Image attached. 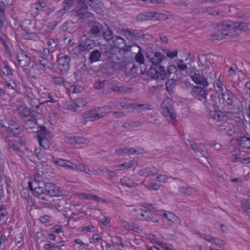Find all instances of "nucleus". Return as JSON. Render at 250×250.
<instances>
[{
  "label": "nucleus",
  "mask_w": 250,
  "mask_h": 250,
  "mask_svg": "<svg viewBox=\"0 0 250 250\" xmlns=\"http://www.w3.org/2000/svg\"><path fill=\"white\" fill-rule=\"evenodd\" d=\"M217 31L213 33L214 40L229 39L232 36L233 32L236 30H248L249 23L245 22L234 23L230 21L225 20L215 23Z\"/></svg>",
  "instance_id": "f257e3e1"
},
{
  "label": "nucleus",
  "mask_w": 250,
  "mask_h": 250,
  "mask_svg": "<svg viewBox=\"0 0 250 250\" xmlns=\"http://www.w3.org/2000/svg\"><path fill=\"white\" fill-rule=\"evenodd\" d=\"M79 4V7H77L72 12L75 16L79 17L80 19H85L92 17L93 14L87 11V4L92 8H96L98 6V3L96 0H76Z\"/></svg>",
  "instance_id": "f03ea898"
},
{
  "label": "nucleus",
  "mask_w": 250,
  "mask_h": 250,
  "mask_svg": "<svg viewBox=\"0 0 250 250\" xmlns=\"http://www.w3.org/2000/svg\"><path fill=\"white\" fill-rule=\"evenodd\" d=\"M162 113L164 116L169 117L170 120L173 121L176 118V114L173 106V101L169 98H166L162 102Z\"/></svg>",
  "instance_id": "7ed1b4c3"
},
{
  "label": "nucleus",
  "mask_w": 250,
  "mask_h": 250,
  "mask_svg": "<svg viewBox=\"0 0 250 250\" xmlns=\"http://www.w3.org/2000/svg\"><path fill=\"white\" fill-rule=\"evenodd\" d=\"M146 58L155 66H160L163 61H167V58L160 52H154L151 49H148L146 54Z\"/></svg>",
  "instance_id": "20e7f679"
},
{
  "label": "nucleus",
  "mask_w": 250,
  "mask_h": 250,
  "mask_svg": "<svg viewBox=\"0 0 250 250\" xmlns=\"http://www.w3.org/2000/svg\"><path fill=\"white\" fill-rule=\"evenodd\" d=\"M43 185H44L46 195H48V196H60L62 194V192L60 191L59 188L53 183H43Z\"/></svg>",
  "instance_id": "39448f33"
},
{
  "label": "nucleus",
  "mask_w": 250,
  "mask_h": 250,
  "mask_svg": "<svg viewBox=\"0 0 250 250\" xmlns=\"http://www.w3.org/2000/svg\"><path fill=\"white\" fill-rule=\"evenodd\" d=\"M70 57L64 55L58 60V69L62 74L66 73L69 69Z\"/></svg>",
  "instance_id": "423d86ee"
},
{
  "label": "nucleus",
  "mask_w": 250,
  "mask_h": 250,
  "mask_svg": "<svg viewBox=\"0 0 250 250\" xmlns=\"http://www.w3.org/2000/svg\"><path fill=\"white\" fill-rule=\"evenodd\" d=\"M162 73H161V71L159 69V66L154 67L153 65H152L149 70L147 71L146 74L150 80L156 79L157 81L164 80V78H162V75L160 76Z\"/></svg>",
  "instance_id": "0eeeda50"
},
{
  "label": "nucleus",
  "mask_w": 250,
  "mask_h": 250,
  "mask_svg": "<svg viewBox=\"0 0 250 250\" xmlns=\"http://www.w3.org/2000/svg\"><path fill=\"white\" fill-rule=\"evenodd\" d=\"M104 26L99 22H95L92 25L89 33L92 38H98L102 36V32H104Z\"/></svg>",
  "instance_id": "6e6552de"
},
{
  "label": "nucleus",
  "mask_w": 250,
  "mask_h": 250,
  "mask_svg": "<svg viewBox=\"0 0 250 250\" xmlns=\"http://www.w3.org/2000/svg\"><path fill=\"white\" fill-rule=\"evenodd\" d=\"M17 59L19 64L22 67L29 65L31 62V58L26 52L22 51L18 54Z\"/></svg>",
  "instance_id": "1a4fd4ad"
},
{
  "label": "nucleus",
  "mask_w": 250,
  "mask_h": 250,
  "mask_svg": "<svg viewBox=\"0 0 250 250\" xmlns=\"http://www.w3.org/2000/svg\"><path fill=\"white\" fill-rule=\"evenodd\" d=\"M95 45V42L92 40L86 38L78 46L81 51H88L93 48Z\"/></svg>",
  "instance_id": "9d476101"
},
{
  "label": "nucleus",
  "mask_w": 250,
  "mask_h": 250,
  "mask_svg": "<svg viewBox=\"0 0 250 250\" xmlns=\"http://www.w3.org/2000/svg\"><path fill=\"white\" fill-rule=\"evenodd\" d=\"M192 80L196 84L206 87L208 85L207 79L200 74L195 73L191 76Z\"/></svg>",
  "instance_id": "9b49d317"
},
{
  "label": "nucleus",
  "mask_w": 250,
  "mask_h": 250,
  "mask_svg": "<svg viewBox=\"0 0 250 250\" xmlns=\"http://www.w3.org/2000/svg\"><path fill=\"white\" fill-rule=\"evenodd\" d=\"M209 115L211 118L218 121H223L226 117L225 112L219 110L218 107H215L213 110H210Z\"/></svg>",
  "instance_id": "f8f14e48"
},
{
  "label": "nucleus",
  "mask_w": 250,
  "mask_h": 250,
  "mask_svg": "<svg viewBox=\"0 0 250 250\" xmlns=\"http://www.w3.org/2000/svg\"><path fill=\"white\" fill-rule=\"evenodd\" d=\"M159 69L161 71V73L162 74L160 76L162 75V77L164 78V80L166 78L169 77L171 73H175L177 72V69L175 65H171L167 69V72H166L165 68L163 66H159Z\"/></svg>",
  "instance_id": "ddd939ff"
},
{
  "label": "nucleus",
  "mask_w": 250,
  "mask_h": 250,
  "mask_svg": "<svg viewBox=\"0 0 250 250\" xmlns=\"http://www.w3.org/2000/svg\"><path fill=\"white\" fill-rule=\"evenodd\" d=\"M138 215L142 217V219L147 221H152L153 222H157L154 218L152 213L147 210H143V209H139L137 210Z\"/></svg>",
  "instance_id": "4468645a"
},
{
  "label": "nucleus",
  "mask_w": 250,
  "mask_h": 250,
  "mask_svg": "<svg viewBox=\"0 0 250 250\" xmlns=\"http://www.w3.org/2000/svg\"><path fill=\"white\" fill-rule=\"evenodd\" d=\"M192 95L200 96L206 100L208 92L204 88L198 86H193L191 91Z\"/></svg>",
  "instance_id": "2eb2a0df"
},
{
  "label": "nucleus",
  "mask_w": 250,
  "mask_h": 250,
  "mask_svg": "<svg viewBox=\"0 0 250 250\" xmlns=\"http://www.w3.org/2000/svg\"><path fill=\"white\" fill-rule=\"evenodd\" d=\"M200 236L204 238L207 241L213 243L212 244H215L220 247L221 246H224L225 244L223 240L216 237H212L209 235H206L204 234H200Z\"/></svg>",
  "instance_id": "dca6fc26"
},
{
  "label": "nucleus",
  "mask_w": 250,
  "mask_h": 250,
  "mask_svg": "<svg viewBox=\"0 0 250 250\" xmlns=\"http://www.w3.org/2000/svg\"><path fill=\"white\" fill-rule=\"evenodd\" d=\"M124 33L126 34V35L128 37L136 39L140 38L144 35L142 31L140 30H135L132 29H125L124 30Z\"/></svg>",
  "instance_id": "f3484780"
},
{
  "label": "nucleus",
  "mask_w": 250,
  "mask_h": 250,
  "mask_svg": "<svg viewBox=\"0 0 250 250\" xmlns=\"http://www.w3.org/2000/svg\"><path fill=\"white\" fill-rule=\"evenodd\" d=\"M35 155L39 159L41 160H47L49 159L50 161L54 159V157L53 156H49V158H48L49 155H46L45 151L42 150L41 148H37L34 151Z\"/></svg>",
  "instance_id": "a211bd4d"
},
{
  "label": "nucleus",
  "mask_w": 250,
  "mask_h": 250,
  "mask_svg": "<svg viewBox=\"0 0 250 250\" xmlns=\"http://www.w3.org/2000/svg\"><path fill=\"white\" fill-rule=\"evenodd\" d=\"M122 226L127 229L132 230L136 232L139 233L142 231L141 229L140 228L138 225L131 222H127L124 221L122 222Z\"/></svg>",
  "instance_id": "6ab92c4d"
},
{
  "label": "nucleus",
  "mask_w": 250,
  "mask_h": 250,
  "mask_svg": "<svg viewBox=\"0 0 250 250\" xmlns=\"http://www.w3.org/2000/svg\"><path fill=\"white\" fill-rule=\"evenodd\" d=\"M97 115V109H94L84 113L83 117L86 121H93L99 119Z\"/></svg>",
  "instance_id": "aec40b11"
},
{
  "label": "nucleus",
  "mask_w": 250,
  "mask_h": 250,
  "mask_svg": "<svg viewBox=\"0 0 250 250\" xmlns=\"http://www.w3.org/2000/svg\"><path fill=\"white\" fill-rule=\"evenodd\" d=\"M179 191L186 196L194 195L196 193L195 188L190 187H180L179 188Z\"/></svg>",
  "instance_id": "412c9836"
},
{
  "label": "nucleus",
  "mask_w": 250,
  "mask_h": 250,
  "mask_svg": "<svg viewBox=\"0 0 250 250\" xmlns=\"http://www.w3.org/2000/svg\"><path fill=\"white\" fill-rule=\"evenodd\" d=\"M155 169L154 167L152 168L150 167H146L143 169L141 170L139 174L141 176H144L146 178H147L150 176H154L157 175L158 172V170H157L156 171L153 170Z\"/></svg>",
  "instance_id": "4be33fe9"
},
{
  "label": "nucleus",
  "mask_w": 250,
  "mask_h": 250,
  "mask_svg": "<svg viewBox=\"0 0 250 250\" xmlns=\"http://www.w3.org/2000/svg\"><path fill=\"white\" fill-rule=\"evenodd\" d=\"M37 137L49 138L51 139L52 136L50 131L44 126H40V129L37 131Z\"/></svg>",
  "instance_id": "5701e85b"
},
{
  "label": "nucleus",
  "mask_w": 250,
  "mask_h": 250,
  "mask_svg": "<svg viewBox=\"0 0 250 250\" xmlns=\"http://www.w3.org/2000/svg\"><path fill=\"white\" fill-rule=\"evenodd\" d=\"M237 141L241 147L246 149L250 148V138L240 136L237 138Z\"/></svg>",
  "instance_id": "b1692460"
},
{
  "label": "nucleus",
  "mask_w": 250,
  "mask_h": 250,
  "mask_svg": "<svg viewBox=\"0 0 250 250\" xmlns=\"http://www.w3.org/2000/svg\"><path fill=\"white\" fill-rule=\"evenodd\" d=\"M132 47L131 45H126L118 48V54L122 56V58L118 59L125 61L126 58V56L128 55V53L131 51Z\"/></svg>",
  "instance_id": "393cba45"
},
{
  "label": "nucleus",
  "mask_w": 250,
  "mask_h": 250,
  "mask_svg": "<svg viewBox=\"0 0 250 250\" xmlns=\"http://www.w3.org/2000/svg\"><path fill=\"white\" fill-rule=\"evenodd\" d=\"M194 152L197 155H200L206 158L208 157V156L206 146L203 144L198 143Z\"/></svg>",
  "instance_id": "a878e982"
},
{
  "label": "nucleus",
  "mask_w": 250,
  "mask_h": 250,
  "mask_svg": "<svg viewBox=\"0 0 250 250\" xmlns=\"http://www.w3.org/2000/svg\"><path fill=\"white\" fill-rule=\"evenodd\" d=\"M129 106H130L131 109L138 110L139 111L152 109L151 105L148 104H138L132 103L129 104Z\"/></svg>",
  "instance_id": "bb28decb"
},
{
  "label": "nucleus",
  "mask_w": 250,
  "mask_h": 250,
  "mask_svg": "<svg viewBox=\"0 0 250 250\" xmlns=\"http://www.w3.org/2000/svg\"><path fill=\"white\" fill-rule=\"evenodd\" d=\"M112 42L115 47H117L118 49L126 46L125 40L124 38L118 36H114Z\"/></svg>",
  "instance_id": "cd10ccee"
},
{
  "label": "nucleus",
  "mask_w": 250,
  "mask_h": 250,
  "mask_svg": "<svg viewBox=\"0 0 250 250\" xmlns=\"http://www.w3.org/2000/svg\"><path fill=\"white\" fill-rule=\"evenodd\" d=\"M111 89L113 92L120 94L127 93L131 91V89L125 86H120L119 84L114 85L111 87Z\"/></svg>",
  "instance_id": "c85d7f7f"
},
{
  "label": "nucleus",
  "mask_w": 250,
  "mask_h": 250,
  "mask_svg": "<svg viewBox=\"0 0 250 250\" xmlns=\"http://www.w3.org/2000/svg\"><path fill=\"white\" fill-rule=\"evenodd\" d=\"M101 56L102 54L101 52L97 49H95L90 53L88 60L90 63H92L100 61Z\"/></svg>",
  "instance_id": "c756f323"
},
{
  "label": "nucleus",
  "mask_w": 250,
  "mask_h": 250,
  "mask_svg": "<svg viewBox=\"0 0 250 250\" xmlns=\"http://www.w3.org/2000/svg\"><path fill=\"white\" fill-rule=\"evenodd\" d=\"M103 31L102 32V35L104 37V38L106 41H112L114 36L113 35V32L106 25L104 26Z\"/></svg>",
  "instance_id": "7c9ffc66"
},
{
  "label": "nucleus",
  "mask_w": 250,
  "mask_h": 250,
  "mask_svg": "<svg viewBox=\"0 0 250 250\" xmlns=\"http://www.w3.org/2000/svg\"><path fill=\"white\" fill-rule=\"evenodd\" d=\"M163 216L164 218L163 220V222L164 224L168 221L177 222L179 221L178 217L173 213L170 212L165 213H164Z\"/></svg>",
  "instance_id": "2f4dec72"
},
{
  "label": "nucleus",
  "mask_w": 250,
  "mask_h": 250,
  "mask_svg": "<svg viewBox=\"0 0 250 250\" xmlns=\"http://www.w3.org/2000/svg\"><path fill=\"white\" fill-rule=\"evenodd\" d=\"M36 62L38 64L43 67V68H41V69L46 70L47 69L51 68L48 65L49 62L46 58L39 56L36 59Z\"/></svg>",
  "instance_id": "473e14b6"
},
{
  "label": "nucleus",
  "mask_w": 250,
  "mask_h": 250,
  "mask_svg": "<svg viewBox=\"0 0 250 250\" xmlns=\"http://www.w3.org/2000/svg\"><path fill=\"white\" fill-rule=\"evenodd\" d=\"M242 209L249 217H250V198L241 201Z\"/></svg>",
  "instance_id": "72a5a7b5"
},
{
  "label": "nucleus",
  "mask_w": 250,
  "mask_h": 250,
  "mask_svg": "<svg viewBox=\"0 0 250 250\" xmlns=\"http://www.w3.org/2000/svg\"><path fill=\"white\" fill-rule=\"evenodd\" d=\"M143 123L139 121H129L123 124V126L125 129H131L142 126Z\"/></svg>",
  "instance_id": "f704fd0d"
},
{
  "label": "nucleus",
  "mask_w": 250,
  "mask_h": 250,
  "mask_svg": "<svg viewBox=\"0 0 250 250\" xmlns=\"http://www.w3.org/2000/svg\"><path fill=\"white\" fill-rule=\"evenodd\" d=\"M5 133L7 135V137L13 136L18 138L21 134V128L16 129H5Z\"/></svg>",
  "instance_id": "c9c22d12"
},
{
  "label": "nucleus",
  "mask_w": 250,
  "mask_h": 250,
  "mask_svg": "<svg viewBox=\"0 0 250 250\" xmlns=\"http://www.w3.org/2000/svg\"><path fill=\"white\" fill-rule=\"evenodd\" d=\"M38 142L41 147L43 148L44 149H46L49 148L50 143L49 142V138H41L37 137Z\"/></svg>",
  "instance_id": "e433bc0d"
},
{
  "label": "nucleus",
  "mask_w": 250,
  "mask_h": 250,
  "mask_svg": "<svg viewBox=\"0 0 250 250\" xmlns=\"http://www.w3.org/2000/svg\"><path fill=\"white\" fill-rule=\"evenodd\" d=\"M97 109V117L100 118H102L104 117L108 113L110 112L109 106H104L98 107Z\"/></svg>",
  "instance_id": "4c0bfd02"
},
{
  "label": "nucleus",
  "mask_w": 250,
  "mask_h": 250,
  "mask_svg": "<svg viewBox=\"0 0 250 250\" xmlns=\"http://www.w3.org/2000/svg\"><path fill=\"white\" fill-rule=\"evenodd\" d=\"M102 174L107 179L109 180H113L116 176L117 174L114 171L110 170L108 169L105 168L102 171Z\"/></svg>",
  "instance_id": "58836bf2"
},
{
  "label": "nucleus",
  "mask_w": 250,
  "mask_h": 250,
  "mask_svg": "<svg viewBox=\"0 0 250 250\" xmlns=\"http://www.w3.org/2000/svg\"><path fill=\"white\" fill-rule=\"evenodd\" d=\"M18 110L19 111L21 116L25 118L29 117L31 114L29 108L24 105L20 106L18 108Z\"/></svg>",
  "instance_id": "ea45409f"
},
{
  "label": "nucleus",
  "mask_w": 250,
  "mask_h": 250,
  "mask_svg": "<svg viewBox=\"0 0 250 250\" xmlns=\"http://www.w3.org/2000/svg\"><path fill=\"white\" fill-rule=\"evenodd\" d=\"M127 64L124 61L120 62H114L112 68L115 70H123L127 67Z\"/></svg>",
  "instance_id": "a19ab883"
},
{
  "label": "nucleus",
  "mask_w": 250,
  "mask_h": 250,
  "mask_svg": "<svg viewBox=\"0 0 250 250\" xmlns=\"http://www.w3.org/2000/svg\"><path fill=\"white\" fill-rule=\"evenodd\" d=\"M120 182L122 185L125 186L128 188L135 187L137 184L135 182H131L129 178L124 177L120 179Z\"/></svg>",
  "instance_id": "79ce46f5"
},
{
  "label": "nucleus",
  "mask_w": 250,
  "mask_h": 250,
  "mask_svg": "<svg viewBox=\"0 0 250 250\" xmlns=\"http://www.w3.org/2000/svg\"><path fill=\"white\" fill-rule=\"evenodd\" d=\"M166 88L167 91L171 94V92L173 93V89L175 86V81L173 79L168 80L166 83Z\"/></svg>",
  "instance_id": "37998d69"
},
{
  "label": "nucleus",
  "mask_w": 250,
  "mask_h": 250,
  "mask_svg": "<svg viewBox=\"0 0 250 250\" xmlns=\"http://www.w3.org/2000/svg\"><path fill=\"white\" fill-rule=\"evenodd\" d=\"M0 71L5 76H10L12 75L10 67L7 64H4L3 67H0Z\"/></svg>",
  "instance_id": "c03bdc74"
},
{
  "label": "nucleus",
  "mask_w": 250,
  "mask_h": 250,
  "mask_svg": "<svg viewBox=\"0 0 250 250\" xmlns=\"http://www.w3.org/2000/svg\"><path fill=\"white\" fill-rule=\"evenodd\" d=\"M77 169L75 170H80L88 174H90V170L87 168V166L83 164L76 165Z\"/></svg>",
  "instance_id": "a18cd8bd"
},
{
  "label": "nucleus",
  "mask_w": 250,
  "mask_h": 250,
  "mask_svg": "<svg viewBox=\"0 0 250 250\" xmlns=\"http://www.w3.org/2000/svg\"><path fill=\"white\" fill-rule=\"evenodd\" d=\"M75 106L78 108H81L84 106L86 104V100L84 98H79L75 100L74 102Z\"/></svg>",
  "instance_id": "49530a36"
},
{
  "label": "nucleus",
  "mask_w": 250,
  "mask_h": 250,
  "mask_svg": "<svg viewBox=\"0 0 250 250\" xmlns=\"http://www.w3.org/2000/svg\"><path fill=\"white\" fill-rule=\"evenodd\" d=\"M222 97L223 100L225 101L228 105H231L233 104V101L232 99L230 97V95L228 92L227 94L222 93Z\"/></svg>",
  "instance_id": "de8ad7c7"
},
{
  "label": "nucleus",
  "mask_w": 250,
  "mask_h": 250,
  "mask_svg": "<svg viewBox=\"0 0 250 250\" xmlns=\"http://www.w3.org/2000/svg\"><path fill=\"white\" fill-rule=\"evenodd\" d=\"M135 60L140 64H144L145 58L143 54L141 52L140 49L139 51L135 55Z\"/></svg>",
  "instance_id": "09e8293b"
},
{
  "label": "nucleus",
  "mask_w": 250,
  "mask_h": 250,
  "mask_svg": "<svg viewBox=\"0 0 250 250\" xmlns=\"http://www.w3.org/2000/svg\"><path fill=\"white\" fill-rule=\"evenodd\" d=\"M5 6L2 2H1L0 4V24H2L5 18V14L4 13Z\"/></svg>",
  "instance_id": "8fccbe9b"
},
{
  "label": "nucleus",
  "mask_w": 250,
  "mask_h": 250,
  "mask_svg": "<svg viewBox=\"0 0 250 250\" xmlns=\"http://www.w3.org/2000/svg\"><path fill=\"white\" fill-rule=\"evenodd\" d=\"M32 192L35 196H42V194L45 192L44 185H43V187L41 186L38 188H36V189L32 191Z\"/></svg>",
  "instance_id": "3c124183"
},
{
  "label": "nucleus",
  "mask_w": 250,
  "mask_h": 250,
  "mask_svg": "<svg viewBox=\"0 0 250 250\" xmlns=\"http://www.w3.org/2000/svg\"><path fill=\"white\" fill-rule=\"evenodd\" d=\"M185 143L188 146H190L194 151L195 150L198 144V143L194 141L189 139L185 141Z\"/></svg>",
  "instance_id": "603ef678"
},
{
  "label": "nucleus",
  "mask_w": 250,
  "mask_h": 250,
  "mask_svg": "<svg viewBox=\"0 0 250 250\" xmlns=\"http://www.w3.org/2000/svg\"><path fill=\"white\" fill-rule=\"evenodd\" d=\"M20 128H21L20 125H19L14 120H11L9 122L8 126L5 127V129H16Z\"/></svg>",
  "instance_id": "864d4df0"
},
{
  "label": "nucleus",
  "mask_w": 250,
  "mask_h": 250,
  "mask_svg": "<svg viewBox=\"0 0 250 250\" xmlns=\"http://www.w3.org/2000/svg\"><path fill=\"white\" fill-rule=\"evenodd\" d=\"M53 160H54V163L55 164H58V165H60V166L64 167H67V164H68V162H69V161L66 160L64 159H57L56 160H55V159H54Z\"/></svg>",
  "instance_id": "5fc2aeb1"
},
{
  "label": "nucleus",
  "mask_w": 250,
  "mask_h": 250,
  "mask_svg": "<svg viewBox=\"0 0 250 250\" xmlns=\"http://www.w3.org/2000/svg\"><path fill=\"white\" fill-rule=\"evenodd\" d=\"M42 196H39L38 197L41 200L40 201V203L41 204H46V205H50L51 203L50 201H48L47 199V195H46L45 192L44 193L42 194Z\"/></svg>",
  "instance_id": "6e6d98bb"
},
{
  "label": "nucleus",
  "mask_w": 250,
  "mask_h": 250,
  "mask_svg": "<svg viewBox=\"0 0 250 250\" xmlns=\"http://www.w3.org/2000/svg\"><path fill=\"white\" fill-rule=\"evenodd\" d=\"M36 34L35 32L29 33L26 31L25 33L23 34V37L25 40H32L36 38Z\"/></svg>",
  "instance_id": "4d7b16f0"
},
{
  "label": "nucleus",
  "mask_w": 250,
  "mask_h": 250,
  "mask_svg": "<svg viewBox=\"0 0 250 250\" xmlns=\"http://www.w3.org/2000/svg\"><path fill=\"white\" fill-rule=\"evenodd\" d=\"M146 187L149 190H156L159 188L160 185L159 184L150 183L147 185H146Z\"/></svg>",
  "instance_id": "13d9d810"
},
{
  "label": "nucleus",
  "mask_w": 250,
  "mask_h": 250,
  "mask_svg": "<svg viewBox=\"0 0 250 250\" xmlns=\"http://www.w3.org/2000/svg\"><path fill=\"white\" fill-rule=\"evenodd\" d=\"M76 144H87L88 140L85 138L75 136Z\"/></svg>",
  "instance_id": "bf43d9fd"
},
{
  "label": "nucleus",
  "mask_w": 250,
  "mask_h": 250,
  "mask_svg": "<svg viewBox=\"0 0 250 250\" xmlns=\"http://www.w3.org/2000/svg\"><path fill=\"white\" fill-rule=\"evenodd\" d=\"M41 185V184L36 183L35 181H31V182H28V187L31 191L36 189V188H38V187H40Z\"/></svg>",
  "instance_id": "052dcab7"
},
{
  "label": "nucleus",
  "mask_w": 250,
  "mask_h": 250,
  "mask_svg": "<svg viewBox=\"0 0 250 250\" xmlns=\"http://www.w3.org/2000/svg\"><path fill=\"white\" fill-rule=\"evenodd\" d=\"M146 20L149 21L153 19H154L155 15H156L155 12L150 11L147 12H144Z\"/></svg>",
  "instance_id": "680f3d73"
},
{
  "label": "nucleus",
  "mask_w": 250,
  "mask_h": 250,
  "mask_svg": "<svg viewBox=\"0 0 250 250\" xmlns=\"http://www.w3.org/2000/svg\"><path fill=\"white\" fill-rule=\"evenodd\" d=\"M156 15H155L154 19L155 20L159 21H165L166 20L167 18L165 14L159 13L157 12H155Z\"/></svg>",
  "instance_id": "e2e57ef3"
},
{
  "label": "nucleus",
  "mask_w": 250,
  "mask_h": 250,
  "mask_svg": "<svg viewBox=\"0 0 250 250\" xmlns=\"http://www.w3.org/2000/svg\"><path fill=\"white\" fill-rule=\"evenodd\" d=\"M32 181H35L36 183H38L41 185H43L44 183H42L43 181V178L41 175H40L39 173H37L35 175L34 179Z\"/></svg>",
  "instance_id": "0e129e2a"
},
{
  "label": "nucleus",
  "mask_w": 250,
  "mask_h": 250,
  "mask_svg": "<svg viewBox=\"0 0 250 250\" xmlns=\"http://www.w3.org/2000/svg\"><path fill=\"white\" fill-rule=\"evenodd\" d=\"M36 9L40 10L46 6V3L44 0H40V1L36 4Z\"/></svg>",
  "instance_id": "69168bd1"
},
{
  "label": "nucleus",
  "mask_w": 250,
  "mask_h": 250,
  "mask_svg": "<svg viewBox=\"0 0 250 250\" xmlns=\"http://www.w3.org/2000/svg\"><path fill=\"white\" fill-rule=\"evenodd\" d=\"M52 77L53 80V83L56 84H61L64 83V81L63 79L61 77H58L54 76Z\"/></svg>",
  "instance_id": "338daca9"
},
{
  "label": "nucleus",
  "mask_w": 250,
  "mask_h": 250,
  "mask_svg": "<svg viewBox=\"0 0 250 250\" xmlns=\"http://www.w3.org/2000/svg\"><path fill=\"white\" fill-rule=\"evenodd\" d=\"M74 3L73 0H65L63 2V6L66 10H69V8L71 7Z\"/></svg>",
  "instance_id": "774afa93"
}]
</instances>
